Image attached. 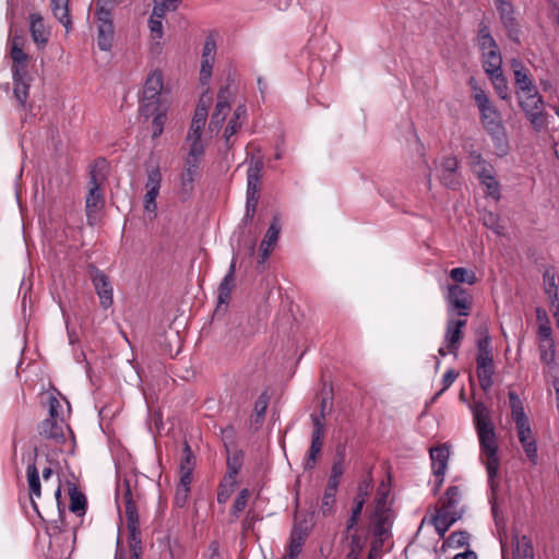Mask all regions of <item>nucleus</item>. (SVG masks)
Here are the masks:
<instances>
[{"instance_id":"obj_1","label":"nucleus","mask_w":559,"mask_h":559,"mask_svg":"<svg viewBox=\"0 0 559 559\" xmlns=\"http://www.w3.org/2000/svg\"><path fill=\"white\" fill-rule=\"evenodd\" d=\"M477 379L476 386L473 377L469 378L472 401L469 409L480 444V462L489 475V335H480L477 340Z\"/></svg>"},{"instance_id":"obj_2","label":"nucleus","mask_w":559,"mask_h":559,"mask_svg":"<svg viewBox=\"0 0 559 559\" xmlns=\"http://www.w3.org/2000/svg\"><path fill=\"white\" fill-rule=\"evenodd\" d=\"M465 506L463 504V492L460 486H450L444 495L439 499V504L435 507V513L429 518L425 516L420 527L428 523L432 525L439 535L444 538L450 527L463 518Z\"/></svg>"},{"instance_id":"obj_3","label":"nucleus","mask_w":559,"mask_h":559,"mask_svg":"<svg viewBox=\"0 0 559 559\" xmlns=\"http://www.w3.org/2000/svg\"><path fill=\"white\" fill-rule=\"evenodd\" d=\"M123 0H95L96 17L98 22L97 46L103 51L110 50L114 41L115 28L111 10Z\"/></svg>"},{"instance_id":"obj_4","label":"nucleus","mask_w":559,"mask_h":559,"mask_svg":"<svg viewBox=\"0 0 559 559\" xmlns=\"http://www.w3.org/2000/svg\"><path fill=\"white\" fill-rule=\"evenodd\" d=\"M390 488L385 483H381L377 489L374 512L372 515V532L377 538L383 540L391 526V510L388 504Z\"/></svg>"},{"instance_id":"obj_5","label":"nucleus","mask_w":559,"mask_h":559,"mask_svg":"<svg viewBox=\"0 0 559 559\" xmlns=\"http://www.w3.org/2000/svg\"><path fill=\"white\" fill-rule=\"evenodd\" d=\"M492 1L497 17L507 37L514 43H519L521 35V22L512 0Z\"/></svg>"},{"instance_id":"obj_6","label":"nucleus","mask_w":559,"mask_h":559,"mask_svg":"<svg viewBox=\"0 0 559 559\" xmlns=\"http://www.w3.org/2000/svg\"><path fill=\"white\" fill-rule=\"evenodd\" d=\"M519 104L525 112L526 118L536 131H540L547 126V114L544 110L543 97L537 88L531 93H522L518 95Z\"/></svg>"},{"instance_id":"obj_7","label":"nucleus","mask_w":559,"mask_h":559,"mask_svg":"<svg viewBox=\"0 0 559 559\" xmlns=\"http://www.w3.org/2000/svg\"><path fill=\"white\" fill-rule=\"evenodd\" d=\"M131 478H124L117 487V502L122 495V502L124 503V514L127 518V528L129 532V539L141 538L139 514L136 511L135 502L133 500V492L131 488Z\"/></svg>"},{"instance_id":"obj_8","label":"nucleus","mask_w":559,"mask_h":559,"mask_svg":"<svg viewBox=\"0 0 559 559\" xmlns=\"http://www.w3.org/2000/svg\"><path fill=\"white\" fill-rule=\"evenodd\" d=\"M163 86L162 72L158 70L151 72L144 83L143 96L140 106L142 115L146 118L150 117L157 108Z\"/></svg>"},{"instance_id":"obj_9","label":"nucleus","mask_w":559,"mask_h":559,"mask_svg":"<svg viewBox=\"0 0 559 559\" xmlns=\"http://www.w3.org/2000/svg\"><path fill=\"white\" fill-rule=\"evenodd\" d=\"M97 166L98 165H96L91 171L92 187L90 188L85 200L87 223L92 226L98 222L99 212L104 205V199L99 190V186L102 183L104 176L103 174L97 173Z\"/></svg>"},{"instance_id":"obj_10","label":"nucleus","mask_w":559,"mask_h":559,"mask_svg":"<svg viewBox=\"0 0 559 559\" xmlns=\"http://www.w3.org/2000/svg\"><path fill=\"white\" fill-rule=\"evenodd\" d=\"M264 167L263 159L261 157L252 156L249 160L247 170V202L246 209L255 212L258 205V193L262 179V170Z\"/></svg>"},{"instance_id":"obj_11","label":"nucleus","mask_w":559,"mask_h":559,"mask_svg":"<svg viewBox=\"0 0 559 559\" xmlns=\"http://www.w3.org/2000/svg\"><path fill=\"white\" fill-rule=\"evenodd\" d=\"M162 185V174L159 168H153L147 174V180L145 183L146 192L144 194V211L150 216V219L156 217L157 204L156 198L159 193Z\"/></svg>"},{"instance_id":"obj_12","label":"nucleus","mask_w":559,"mask_h":559,"mask_svg":"<svg viewBox=\"0 0 559 559\" xmlns=\"http://www.w3.org/2000/svg\"><path fill=\"white\" fill-rule=\"evenodd\" d=\"M448 311L451 314L467 317L469 314L472 301L468 293L459 285L449 286L447 296Z\"/></svg>"},{"instance_id":"obj_13","label":"nucleus","mask_w":559,"mask_h":559,"mask_svg":"<svg viewBox=\"0 0 559 559\" xmlns=\"http://www.w3.org/2000/svg\"><path fill=\"white\" fill-rule=\"evenodd\" d=\"M466 320L449 319L444 335V346L439 348V355L444 357L448 354H456L460 342L462 340V328L465 326Z\"/></svg>"},{"instance_id":"obj_14","label":"nucleus","mask_w":559,"mask_h":559,"mask_svg":"<svg viewBox=\"0 0 559 559\" xmlns=\"http://www.w3.org/2000/svg\"><path fill=\"white\" fill-rule=\"evenodd\" d=\"M497 50L498 46L491 38V82L500 98L506 100L510 97L509 87L506 79L501 74V56Z\"/></svg>"},{"instance_id":"obj_15","label":"nucleus","mask_w":559,"mask_h":559,"mask_svg":"<svg viewBox=\"0 0 559 559\" xmlns=\"http://www.w3.org/2000/svg\"><path fill=\"white\" fill-rule=\"evenodd\" d=\"M496 112L491 110V153L498 157H503L510 152V143L507 131L501 121H496L492 117Z\"/></svg>"},{"instance_id":"obj_16","label":"nucleus","mask_w":559,"mask_h":559,"mask_svg":"<svg viewBox=\"0 0 559 559\" xmlns=\"http://www.w3.org/2000/svg\"><path fill=\"white\" fill-rule=\"evenodd\" d=\"M466 150L468 152V165L473 169V171L477 175L481 186L484 195L489 194V175L486 169V160L483 158L481 154L477 148L474 147V144H467Z\"/></svg>"},{"instance_id":"obj_17","label":"nucleus","mask_w":559,"mask_h":559,"mask_svg":"<svg viewBox=\"0 0 559 559\" xmlns=\"http://www.w3.org/2000/svg\"><path fill=\"white\" fill-rule=\"evenodd\" d=\"M24 37L14 35L10 40V57L12 59V73L15 75L28 73L27 63L28 55L23 50Z\"/></svg>"},{"instance_id":"obj_18","label":"nucleus","mask_w":559,"mask_h":559,"mask_svg":"<svg viewBox=\"0 0 559 559\" xmlns=\"http://www.w3.org/2000/svg\"><path fill=\"white\" fill-rule=\"evenodd\" d=\"M92 282L100 306L108 309L114 302L112 285L109 277L104 272L96 270L92 276Z\"/></svg>"},{"instance_id":"obj_19","label":"nucleus","mask_w":559,"mask_h":559,"mask_svg":"<svg viewBox=\"0 0 559 559\" xmlns=\"http://www.w3.org/2000/svg\"><path fill=\"white\" fill-rule=\"evenodd\" d=\"M68 426L64 419L46 418L38 425V433L41 438L51 440L56 443H62L64 441V429Z\"/></svg>"},{"instance_id":"obj_20","label":"nucleus","mask_w":559,"mask_h":559,"mask_svg":"<svg viewBox=\"0 0 559 559\" xmlns=\"http://www.w3.org/2000/svg\"><path fill=\"white\" fill-rule=\"evenodd\" d=\"M311 525L305 521H298L295 523L287 547V554L292 558H297L301 552L302 546L306 542L307 536L309 535Z\"/></svg>"},{"instance_id":"obj_21","label":"nucleus","mask_w":559,"mask_h":559,"mask_svg":"<svg viewBox=\"0 0 559 559\" xmlns=\"http://www.w3.org/2000/svg\"><path fill=\"white\" fill-rule=\"evenodd\" d=\"M29 33L36 47L44 49L49 41L50 28L46 26L41 14H29Z\"/></svg>"},{"instance_id":"obj_22","label":"nucleus","mask_w":559,"mask_h":559,"mask_svg":"<svg viewBox=\"0 0 559 559\" xmlns=\"http://www.w3.org/2000/svg\"><path fill=\"white\" fill-rule=\"evenodd\" d=\"M201 164L185 160L180 174V194L189 198L194 189V182L200 176Z\"/></svg>"},{"instance_id":"obj_23","label":"nucleus","mask_w":559,"mask_h":559,"mask_svg":"<svg viewBox=\"0 0 559 559\" xmlns=\"http://www.w3.org/2000/svg\"><path fill=\"white\" fill-rule=\"evenodd\" d=\"M281 233V223L280 219L274 217L273 222L271 223L269 229L266 230V234L260 245V259L259 263H264L271 255L272 251L274 250V247L278 240Z\"/></svg>"},{"instance_id":"obj_24","label":"nucleus","mask_w":559,"mask_h":559,"mask_svg":"<svg viewBox=\"0 0 559 559\" xmlns=\"http://www.w3.org/2000/svg\"><path fill=\"white\" fill-rule=\"evenodd\" d=\"M511 68L514 74V81L516 86V94L531 93L536 90L532 78L528 74V70L524 68L522 62L516 59H512Z\"/></svg>"},{"instance_id":"obj_25","label":"nucleus","mask_w":559,"mask_h":559,"mask_svg":"<svg viewBox=\"0 0 559 559\" xmlns=\"http://www.w3.org/2000/svg\"><path fill=\"white\" fill-rule=\"evenodd\" d=\"M215 53H216V43L214 38L207 37L204 46H203V52H202V62H201V80L206 81L212 75V68L215 60Z\"/></svg>"},{"instance_id":"obj_26","label":"nucleus","mask_w":559,"mask_h":559,"mask_svg":"<svg viewBox=\"0 0 559 559\" xmlns=\"http://www.w3.org/2000/svg\"><path fill=\"white\" fill-rule=\"evenodd\" d=\"M235 273H236V258L231 259L227 274L218 287V306L228 305L231 296V292L235 286Z\"/></svg>"},{"instance_id":"obj_27","label":"nucleus","mask_w":559,"mask_h":559,"mask_svg":"<svg viewBox=\"0 0 559 559\" xmlns=\"http://www.w3.org/2000/svg\"><path fill=\"white\" fill-rule=\"evenodd\" d=\"M36 456H37V449L35 448L33 461L28 463L27 468H26V477H27L32 504H33L34 509L37 511V506L34 501V498H40L41 489H40L39 473H38V469L35 464Z\"/></svg>"},{"instance_id":"obj_28","label":"nucleus","mask_w":559,"mask_h":559,"mask_svg":"<svg viewBox=\"0 0 559 559\" xmlns=\"http://www.w3.org/2000/svg\"><path fill=\"white\" fill-rule=\"evenodd\" d=\"M511 549L512 559H534L533 546L531 539L526 536H513Z\"/></svg>"},{"instance_id":"obj_29","label":"nucleus","mask_w":559,"mask_h":559,"mask_svg":"<svg viewBox=\"0 0 559 559\" xmlns=\"http://www.w3.org/2000/svg\"><path fill=\"white\" fill-rule=\"evenodd\" d=\"M247 117V108L245 105H239L234 114L230 120L227 123V127L224 132L225 141L227 146L230 145V138L238 132V130L241 128L242 123L245 122Z\"/></svg>"},{"instance_id":"obj_30","label":"nucleus","mask_w":559,"mask_h":559,"mask_svg":"<svg viewBox=\"0 0 559 559\" xmlns=\"http://www.w3.org/2000/svg\"><path fill=\"white\" fill-rule=\"evenodd\" d=\"M491 514L495 520V524L497 527V535L498 539L500 542L501 546V554L502 559H507V551H508V532L506 527V520L499 513L496 503L491 500Z\"/></svg>"},{"instance_id":"obj_31","label":"nucleus","mask_w":559,"mask_h":559,"mask_svg":"<svg viewBox=\"0 0 559 559\" xmlns=\"http://www.w3.org/2000/svg\"><path fill=\"white\" fill-rule=\"evenodd\" d=\"M449 454V449L445 445L430 449L431 467L433 474H445Z\"/></svg>"},{"instance_id":"obj_32","label":"nucleus","mask_w":559,"mask_h":559,"mask_svg":"<svg viewBox=\"0 0 559 559\" xmlns=\"http://www.w3.org/2000/svg\"><path fill=\"white\" fill-rule=\"evenodd\" d=\"M14 88H13V95L17 103L21 106H24L26 104V100L28 98V90H29V82L31 76L28 73H21L19 75H15V73H12Z\"/></svg>"},{"instance_id":"obj_33","label":"nucleus","mask_w":559,"mask_h":559,"mask_svg":"<svg viewBox=\"0 0 559 559\" xmlns=\"http://www.w3.org/2000/svg\"><path fill=\"white\" fill-rule=\"evenodd\" d=\"M70 0H51L50 7L53 16L66 27V32L69 33L72 26L70 17Z\"/></svg>"},{"instance_id":"obj_34","label":"nucleus","mask_w":559,"mask_h":559,"mask_svg":"<svg viewBox=\"0 0 559 559\" xmlns=\"http://www.w3.org/2000/svg\"><path fill=\"white\" fill-rule=\"evenodd\" d=\"M469 85L473 92V97L479 108L483 124L486 127V120L488 118L487 111L489 110L488 97L485 91L478 85V82L476 81L475 78L469 79Z\"/></svg>"},{"instance_id":"obj_35","label":"nucleus","mask_w":559,"mask_h":559,"mask_svg":"<svg viewBox=\"0 0 559 559\" xmlns=\"http://www.w3.org/2000/svg\"><path fill=\"white\" fill-rule=\"evenodd\" d=\"M469 534L466 531H455L444 538L441 549H457L468 545Z\"/></svg>"},{"instance_id":"obj_36","label":"nucleus","mask_w":559,"mask_h":559,"mask_svg":"<svg viewBox=\"0 0 559 559\" xmlns=\"http://www.w3.org/2000/svg\"><path fill=\"white\" fill-rule=\"evenodd\" d=\"M234 96L233 91L229 86L222 87L217 94V103L214 109V114H216V117L227 116V114L230 110V100Z\"/></svg>"},{"instance_id":"obj_37","label":"nucleus","mask_w":559,"mask_h":559,"mask_svg":"<svg viewBox=\"0 0 559 559\" xmlns=\"http://www.w3.org/2000/svg\"><path fill=\"white\" fill-rule=\"evenodd\" d=\"M47 403L49 406L50 418L64 419V404L67 405L68 409L70 408V404L66 399H59L53 393H49Z\"/></svg>"},{"instance_id":"obj_38","label":"nucleus","mask_w":559,"mask_h":559,"mask_svg":"<svg viewBox=\"0 0 559 559\" xmlns=\"http://www.w3.org/2000/svg\"><path fill=\"white\" fill-rule=\"evenodd\" d=\"M70 495V506L69 509L71 512L75 513L78 516H82L85 514L86 510V498L80 492L75 486H72L69 490Z\"/></svg>"},{"instance_id":"obj_39","label":"nucleus","mask_w":559,"mask_h":559,"mask_svg":"<svg viewBox=\"0 0 559 559\" xmlns=\"http://www.w3.org/2000/svg\"><path fill=\"white\" fill-rule=\"evenodd\" d=\"M186 141L189 145V151L185 160L201 164L205 151L202 139H193Z\"/></svg>"},{"instance_id":"obj_40","label":"nucleus","mask_w":559,"mask_h":559,"mask_svg":"<svg viewBox=\"0 0 559 559\" xmlns=\"http://www.w3.org/2000/svg\"><path fill=\"white\" fill-rule=\"evenodd\" d=\"M443 174H442V181L445 186L453 188L455 185V181L453 179V174L457 168V160L454 156H448L443 159L441 164Z\"/></svg>"},{"instance_id":"obj_41","label":"nucleus","mask_w":559,"mask_h":559,"mask_svg":"<svg viewBox=\"0 0 559 559\" xmlns=\"http://www.w3.org/2000/svg\"><path fill=\"white\" fill-rule=\"evenodd\" d=\"M322 439L323 437L311 436V444L309 448L308 457L305 461V468L312 469L316 466L317 460L322 450Z\"/></svg>"},{"instance_id":"obj_42","label":"nucleus","mask_w":559,"mask_h":559,"mask_svg":"<svg viewBox=\"0 0 559 559\" xmlns=\"http://www.w3.org/2000/svg\"><path fill=\"white\" fill-rule=\"evenodd\" d=\"M544 289L545 294L547 295L550 305H555L556 302H559L558 300V287L555 280V274L547 270L544 273Z\"/></svg>"},{"instance_id":"obj_43","label":"nucleus","mask_w":559,"mask_h":559,"mask_svg":"<svg viewBox=\"0 0 559 559\" xmlns=\"http://www.w3.org/2000/svg\"><path fill=\"white\" fill-rule=\"evenodd\" d=\"M450 277L455 283H466L473 285L477 282V277L474 271L466 267H454L450 271Z\"/></svg>"},{"instance_id":"obj_44","label":"nucleus","mask_w":559,"mask_h":559,"mask_svg":"<svg viewBox=\"0 0 559 559\" xmlns=\"http://www.w3.org/2000/svg\"><path fill=\"white\" fill-rule=\"evenodd\" d=\"M509 400H510V406H511V413L513 421L526 419L527 416L524 412V406L519 397V395L514 391L509 392Z\"/></svg>"},{"instance_id":"obj_45","label":"nucleus","mask_w":559,"mask_h":559,"mask_svg":"<svg viewBox=\"0 0 559 559\" xmlns=\"http://www.w3.org/2000/svg\"><path fill=\"white\" fill-rule=\"evenodd\" d=\"M236 484V479L230 478L229 480L228 477L223 478L217 493L218 503L224 504L228 501V499L230 498L231 493L235 490Z\"/></svg>"},{"instance_id":"obj_46","label":"nucleus","mask_w":559,"mask_h":559,"mask_svg":"<svg viewBox=\"0 0 559 559\" xmlns=\"http://www.w3.org/2000/svg\"><path fill=\"white\" fill-rule=\"evenodd\" d=\"M335 497H336L335 491H330L328 489H324V493H323V497L321 500V506H320V512L322 513L323 516H330L334 513L335 501H336Z\"/></svg>"},{"instance_id":"obj_47","label":"nucleus","mask_w":559,"mask_h":559,"mask_svg":"<svg viewBox=\"0 0 559 559\" xmlns=\"http://www.w3.org/2000/svg\"><path fill=\"white\" fill-rule=\"evenodd\" d=\"M249 498H250V491L247 488L240 490V492L238 493L237 498L234 501L230 514L233 516H235L236 519H238L239 515L241 514V512L247 507Z\"/></svg>"},{"instance_id":"obj_48","label":"nucleus","mask_w":559,"mask_h":559,"mask_svg":"<svg viewBox=\"0 0 559 559\" xmlns=\"http://www.w3.org/2000/svg\"><path fill=\"white\" fill-rule=\"evenodd\" d=\"M527 459L531 461L533 465H536L538 462V455H537V443L536 439L534 437L525 438L522 440H519Z\"/></svg>"},{"instance_id":"obj_49","label":"nucleus","mask_w":559,"mask_h":559,"mask_svg":"<svg viewBox=\"0 0 559 559\" xmlns=\"http://www.w3.org/2000/svg\"><path fill=\"white\" fill-rule=\"evenodd\" d=\"M325 407V400L322 401V412L321 415H311L313 430L311 436L323 437L324 436V414L323 409Z\"/></svg>"},{"instance_id":"obj_50","label":"nucleus","mask_w":559,"mask_h":559,"mask_svg":"<svg viewBox=\"0 0 559 559\" xmlns=\"http://www.w3.org/2000/svg\"><path fill=\"white\" fill-rule=\"evenodd\" d=\"M241 467V461L240 457L235 454L233 456H228L227 459V474L225 477H228V479H236L237 474Z\"/></svg>"},{"instance_id":"obj_51","label":"nucleus","mask_w":559,"mask_h":559,"mask_svg":"<svg viewBox=\"0 0 559 559\" xmlns=\"http://www.w3.org/2000/svg\"><path fill=\"white\" fill-rule=\"evenodd\" d=\"M165 121H166V112L165 111L157 112L154 116V118L152 120V127H153L152 138L153 139L158 138L163 133Z\"/></svg>"},{"instance_id":"obj_52","label":"nucleus","mask_w":559,"mask_h":559,"mask_svg":"<svg viewBox=\"0 0 559 559\" xmlns=\"http://www.w3.org/2000/svg\"><path fill=\"white\" fill-rule=\"evenodd\" d=\"M189 493L190 487L177 486L174 497L175 506L177 508H183L188 502Z\"/></svg>"},{"instance_id":"obj_53","label":"nucleus","mask_w":559,"mask_h":559,"mask_svg":"<svg viewBox=\"0 0 559 559\" xmlns=\"http://www.w3.org/2000/svg\"><path fill=\"white\" fill-rule=\"evenodd\" d=\"M519 440L534 437L528 418L514 421Z\"/></svg>"},{"instance_id":"obj_54","label":"nucleus","mask_w":559,"mask_h":559,"mask_svg":"<svg viewBox=\"0 0 559 559\" xmlns=\"http://www.w3.org/2000/svg\"><path fill=\"white\" fill-rule=\"evenodd\" d=\"M457 372L453 369L448 370L442 378V389L436 393L432 401H436L445 390H448L457 378Z\"/></svg>"},{"instance_id":"obj_55","label":"nucleus","mask_w":559,"mask_h":559,"mask_svg":"<svg viewBox=\"0 0 559 559\" xmlns=\"http://www.w3.org/2000/svg\"><path fill=\"white\" fill-rule=\"evenodd\" d=\"M538 337L540 338L542 343H548L549 347H554V341L551 338V328L548 320L539 324Z\"/></svg>"},{"instance_id":"obj_56","label":"nucleus","mask_w":559,"mask_h":559,"mask_svg":"<svg viewBox=\"0 0 559 559\" xmlns=\"http://www.w3.org/2000/svg\"><path fill=\"white\" fill-rule=\"evenodd\" d=\"M163 20L151 15L148 20V27L154 39H160L163 37Z\"/></svg>"},{"instance_id":"obj_57","label":"nucleus","mask_w":559,"mask_h":559,"mask_svg":"<svg viewBox=\"0 0 559 559\" xmlns=\"http://www.w3.org/2000/svg\"><path fill=\"white\" fill-rule=\"evenodd\" d=\"M269 404V399L265 394H262L258 397V400L254 403V414H255V421H259L264 417V414L266 412Z\"/></svg>"},{"instance_id":"obj_58","label":"nucleus","mask_w":559,"mask_h":559,"mask_svg":"<svg viewBox=\"0 0 559 559\" xmlns=\"http://www.w3.org/2000/svg\"><path fill=\"white\" fill-rule=\"evenodd\" d=\"M371 488H372L371 479H365V480L360 481L358 485L357 495L354 499L358 500V501L360 500L361 502H366Z\"/></svg>"},{"instance_id":"obj_59","label":"nucleus","mask_w":559,"mask_h":559,"mask_svg":"<svg viewBox=\"0 0 559 559\" xmlns=\"http://www.w3.org/2000/svg\"><path fill=\"white\" fill-rule=\"evenodd\" d=\"M477 41L480 50L483 51L484 58H486V49L488 48L489 45V29L487 28L486 25H483L479 28Z\"/></svg>"},{"instance_id":"obj_60","label":"nucleus","mask_w":559,"mask_h":559,"mask_svg":"<svg viewBox=\"0 0 559 559\" xmlns=\"http://www.w3.org/2000/svg\"><path fill=\"white\" fill-rule=\"evenodd\" d=\"M540 349V360L546 364L550 365L555 360V349L554 347H549L548 343H540L539 345Z\"/></svg>"},{"instance_id":"obj_61","label":"nucleus","mask_w":559,"mask_h":559,"mask_svg":"<svg viewBox=\"0 0 559 559\" xmlns=\"http://www.w3.org/2000/svg\"><path fill=\"white\" fill-rule=\"evenodd\" d=\"M346 540L348 543L349 549L362 552L365 539L360 535L357 533L350 534L346 536Z\"/></svg>"},{"instance_id":"obj_62","label":"nucleus","mask_w":559,"mask_h":559,"mask_svg":"<svg viewBox=\"0 0 559 559\" xmlns=\"http://www.w3.org/2000/svg\"><path fill=\"white\" fill-rule=\"evenodd\" d=\"M129 548L131 552V559H142L141 538L129 539Z\"/></svg>"},{"instance_id":"obj_63","label":"nucleus","mask_w":559,"mask_h":559,"mask_svg":"<svg viewBox=\"0 0 559 559\" xmlns=\"http://www.w3.org/2000/svg\"><path fill=\"white\" fill-rule=\"evenodd\" d=\"M180 465L194 467V456H193L190 445L187 442L185 443V447H183Z\"/></svg>"},{"instance_id":"obj_64","label":"nucleus","mask_w":559,"mask_h":559,"mask_svg":"<svg viewBox=\"0 0 559 559\" xmlns=\"http://www.w3.org/2000/svg\"><path fill=\"white\" fill-rule=\"evenodd\" d=\"M204 126L205 124L191 121V126H190V129H189L186 140L202 139L201 136H202Z\"/></svg>"}]
</instances>
